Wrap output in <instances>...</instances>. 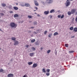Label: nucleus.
<instances>
[{
    "instance_id": "obj_3",
    "label": "nucleus",
    "mask_w": 77,
    "mask_h": 77,
    "mask_svg": "<svg viewBox=\"0 0 77 77\" xmlns=\"http://www.w3.org/2000/svg\"><path fill=\"white\" fill-rule=\"evenodd\" d=\"M14 45H18V44H19V42L18 41H17V40H15L14 41Z\"/></svg>"
},
{
    "instance_id": "obj_22",
    "label": "nucleus",
    "mask_w": 77,
    "mask_h": 77,
    "mask_svg": "<svg viewBox=\"0 0 77 77\" xmlns=\"http://www.w3.org/2000/svg\"><path fill=\"white\" fill-rule=\"evenodd\" d=\"M31 42L33 43L34 42H35V39H34L33 40H31Z\"/></svg>"
},
{
    "instance_id": "obj_10",
    "label": "nucleus",
    "mask_w": 77,
    "mask_h": 77,
    "mask_svg": "<svg viewBox=\"0 0 77 77\" xmlns=\"http://www.w3.org/2000/svg\"><path fill=\"white\" fill-rule=\"evenodd\" d=\"M25 6L26 7H29V6H30V5L29 4L25 3Z\"/></svg>"
},
{
    "instance_id": "obj_42",
    "label": "nucleus",
    "mask_w": 77,
    "mask_h": 77,
    "mask_svg": "<svg viewBox=\"0 0 77 77\" xmlns=\"http://www.w3.org/2000/svg\"><path fill=\"white\" fill-rule=\"evenodd\" d=\"M9 9H11L12 8V6H11L10 7H9Z\"/></svg>"
},
{
    "instance_id": "obj_31",
    "label": "nucleus",
    "mask_w": 77,
    "mask_h": 77,
    "mask_svg": "<svg viewBox=\"0 0 77 77\" xmlns=\"http://www.w3.org/2000/svg\"><path fill=\"white\" fill-rule=\"evenodd\" d=\"M3 72V69H0V72Z\"/></svg>"
},
{
    "instance_id": "obj_24",
    "label": "nucleus",
    "mask_w": 77,
    "mask_h": 77,
    "mask_svg": "<svg viewBox=\"0 0 77 77\" xmlns=\"http://www.w3.org/2000/svg\"><path fill=\"white\" fill-rule=\"evenodd\" d=\"M50 52H51V50H48L47 51V53H48V54H49Z\"/></svg>"
},
{
    "instance_id": "obj_32",
    "label": "nucleus",
    "mask_w": 77,
    "mask_h": 77,
    "mask_svg": "<svg viewBox=\"0 0 77 77\" xmlns=\"http://www.w3.org/2000/svg\"><path fill=\"white\" fill-rule=\"evenodd\" d=\"M0 14L2 16H4V14H3V13H0Z\"/></svg>"
},
{
    "instance_id": "obj_38",
    "label": "nucleus",
    "mask_w": 77,
    "mask_h": 77,
    "mask_svg": "<svg viewBox=\"0 0 77 77\" xmlns=\"http://www.w3.org/2000/svg\"><path fill=\"white\" fill-rule=\"evenodd\" d=\"M75 21L76 22H77V17L75 18Z\"/></svg>"
},
{
    "instance_id": "obj_39",
    "label": "nucleus",
    "mask_w": 77,
    "mask_h": 77,
    "mask_svg": "<svg viewBox=\"0 0 77 77\" xmlns=\"http://www.w3.org/2000/svg\"><path fill=\"white\" fill-rule=\"evenodd\" d=\"M35 9H36V10H37V9H38V8L35 7Z\"/></svg>"
},
{
    "instance_id": "obj_33",
    "label": "nucleus",
    "mask_w": 77,
    "mask_h": 77,
    "mask_svg": "<svg viewBox=\"0 0 77 77\" xmlns=\"http://www.w3.org/2000/svg\"><path fill=\"white\" fill-rule=\"evenodd\" d=\"M64 17V15L63 14L62 15L61 17V18H63Z\"/></svg>"
},
{
    "instance_id": "obj_46",
    "label": "nucleus",
    "mask_w": 77,
    "mask_h": 77,
    "mask_svg": "<svg viewBox=\"0 0 77 77\" xmlns=\"http://www.w3.org/2000/svg\"><path fill=\"white\" fill-rule=\"evenodd\" d=\"M37 16H38V17H40V15L39 14H37Z\"/></svg>"
},
{
    "instance_id": "obj_37",
    "label": "nucleus",
    "mask_w": 77,
    "mask_h": 77,
    "mask_svg": "<svg viewBox=\"0 0 77 77\" xmlns=\"http://www.w3.org/2000/svg\"><path fill=\"white\" fill-rule=\"evenodd\" d=\"M37 24V22H35L34 23V24Z\"/></svg>"
},
{
    "instance_id": "obj_6",
    "label": "nucleus",
    "mask_w": 77,
    "mask_h": 77,
    "mask_svg": "<svg viewBox=\"0 0 77 77\" xmlns=\"http://www.w3.org/2000/svg\"><path fill=\"white\" fill-rule=\"evenodd\" d=\"M8 77H14V75L12 74H9L8 75Z\"/></svg>"
},
{
    "instance_id": "obj_54",
    "label": "nucleus",
    "mask_w": 77,
    "mask_h": 77,
    "mask_svg": "<svg viewBox=\"0 0 77 77\" xmlns=\"http://www.w3.org/2000/svg\"><path fill=\"white\" fill-rule=\"evenodd\" d=\"M73 0H70V1H72Z\"/></svg>"
},
{
    "instance_id": "obj_40",
    "label": "nucleus",
    "mask_w": 77,
    "mask_h": 77,
    "mask_svg": "<svg viewBox=\"0 0 77 77\" xmlns=\"http://www.w3.org/2000/svg\"><path fill=\"white\" fill-rule=\"evenodd\" d=\"M29 45H26V47H27V48H28V47H29Z\"/></svg>"
},
{
    "instance_id": "obj_2",
    "label": "nucleus",
    "mask_w": 77,
    "mask_h": 77,
    "mask_svg": "<svg viewBox=\"0 0 77 77\" xmlns=\"http://www.w3.org/2000/svg\"><path fill=\"white\" fill-rule=\"evenodd\" d=\"M69 0H67L66 3V6H69L70 5V4H71V2L69 1H68Z\"/></svg>"
},
{
    "instance_id": "obj_14",
    "label": "nucleus",
    "mask_w": 77,
    "mask_h": 77,
    "mask_svg": "<svg viewBox=\"0 0 77 77\" xmlns=\"http://www.w3.org/2000/svg\"><path fill=\"white\" fill-rule=\"evenodd\" d=\"M16 39V38L14 37H12L11 38V40H12V41H15Z\"/></svg>"
},
{
    "instance_id": "obj_12",
    "label": "nucleus",
    "mask_w": 77,
    "mask_h": 77,
    "mask_svg": "<svg viewBox=\"0 0 77 77\" xmlns=\"http://www.w3.org/2000/svg\"><path fill=\"white\" fill-rule=\"evenodd\" d=\"M50 12L51 13H54V12H55V11H54V9H52V10H51L50 11Z\"/></svg>"
},
{
    "instance_id": "obj_43",
    "label": "nucleus",
    "mask_w": 77,
    "mask_h": 77,
    "mask_svg": "<svg viewBox=\"0 0 77 77\" xmlns=\"http://www.w3.org/2000/svg\"><path fill=\"white\" fill-rule=\"evenodd\" d=\"M75 15H77V11L75 13Z\"/></svg>"
},
{
    "instance_id": "obj_45",
    "label": "nucleus",
    "mask_w": 77,
    "mask_h": 77,
    "mask_svg": "<svg viewBox=\"0 0 77 77\" xmlns=\"http://www.w3.org/2000/svg\"><path fill=\"white\" fill-rule=\"evenodd\" d=\"M31 32H32L31 31H29L28 33H30Z\"/></svg>"
},
{
    "instance_id": "obj_11",
    "label": "nucleus",
    "mask_w": 77,
    "mask_h": 77,
    "mask_svg": "<svg viewBox=\"0 0 77 77\" xmlns=\"http://www.w3.org/2000/svg\"><path fill=\"white\" fill-rule=\"evenodd\" d=\"M2 6H3V7H5L6 6V5L5 3H2Z\"/></svg>"
},
{
    "instance_id": "obj_52",
    "label": "nucleus",
    "mask_w": 77,
    "mask_h": 77,
    "mask_svg": "<svg viewBox=\"0 0 77 77\" xmlns=\"http://www.w3.org/2000/svg\"><path fill=\"white\" fill-rule=\"evenodd\" d=\"M72 38H74V36H73L72 37Z\"/></svg>"
},
{
    "instance_id": "obj_8",
    "label": "nucleus",
    "mask_w": 77,
    "mask_h": 77,
    "mask_svg": "<svg viewBox=\"0 0 77 77\" xmlns=\"http://www.w3.org/2000/svg\"><path fill=\"white\" fill-rule=\"evenodd\" d=\"M67 14L68 15H71L72 14V13L71 11H69L67 12Z\"/></svg>"
},
{
    "instance_id": "obj_36",
    "label": "nucleus",
    "mask_w": 77,
    "mask_h": 77,
    "mask_svg": "<svg viewBox=\"0 0 77 77\" xmlns=\"http://www.w3.org/2000/svg\"><path fill=\"white\" fill-rule=\"evenodd\" d=\"M49 3H51V2H52V0H49Z\"/></svg>"
},
{
    "instance_id": "obj_13",
    "label": "nucleus",
    "mask_w": 77,
    "mask_h": 77,
    "mask_svg": "<svg viewBox=\"0 0 77 77\" xmlns=\"http://www.w3.org/2000/svg\"><path fill=\"white\" fill-rule=\"evenodd\" d=\"M14 9L15 10H18V7H14Z\"/></svg>"
},
{
    "instance_id": "obj_49",
    "label": "nucleus",
    "mask_w": 77,
    "mask_h": 77,
    "mask_svg": "<svg viewBox=\"0 0 77 77\" xmlns=\"http://www.w3.org/2000/svg\"><path fill=\"white\" fill-rule=\"evenodd\" d=\"M31 29H33L34 28V27H31Z\"/></svg>"
},
{
    "instance_id": "obj_29",
    "label": "nucleus",
    "mask_w": 77,
    "mask_h": 77,
    "mask_svg": "<svg viewBox=\"0 0 77 77\" xmlns=\"http://www.w3.org/2000/svg\"><path fill=\"white\" fill-rule=\"evenodd\" d=\"M74 51H69V52L70 53H74Z\"/></svg>"
},
{
    "instance_id": "obj_35",
    "label": "nucleus",
    "mask_w": 77,
    "mask_h": 77,
    "mask_svg": "<svg viewBox=\"0 0 77 77\" xmlns=\"http://www.w3.org/2000/svg\"><path fill=\"white\" fill-rule=\"evenodd\" d=\"M61 17V15H58V18H60Z\"/></svg>"
},
{
    "instance_id": "obj_55",
    "label": "nucleus",
    "mask_w": 77,
    "mask_h": 77,
    "mask_svg": "<svg viewBox=\"0 0 77 77\" xmlns=\"http://www.w3.org/2000/svg\"><path fill=\"white\" fill-rule=\"evenodd\" d=\"M35 14H36V13H35Z\"/></svg>"
},
{
    "instance_id": "obj_56",
    "label": "nucleus",
    "mask_w": 77,
    "mask_h": 77,
    "mask_svg": "<svg viewBox=\"0 0 77 77\" xmlns=\"http://www.w3.org/2000/svg\"><path fill=\"white\" fill-rule=\"evenodd\" d=\"M1 50V48H0V50Z\"/></svg>"
},
{
    "instance_id": "obj_28",
    "label": "nucleus",
    "mask_w": 77,
    "mask_h": 77,
    "mask_svg": "<svg viewBox=\"0 0 77 77\" xmlns=\"http://www.w3.org/2000/svg\"><path fill=\"white\" fill-rule=\"evenodd\" d=\"M65 46L66 47H68V44H65Z\"/></svg>"
},
{
    "instance_id": "obj_48",
    "label": "nucleus",
    "mask_w": 77,
    "mask_h": 77,
    "mask_svg": "<svg viewBox=\"0 0 77 77\" xmlns=\"http://www.w3.org/2000/svg\"><path fill=\"white\" fill-rule=\"evenodd\" d=\"M41 50H42V49H43V48H41Z\"/></svg>"
},
{
    "instance_id": "obj_7",
    "label": "nucleus",
    "mask_w": 77,
    "mask_h": 77,
    "mask_svg": "<svg viewBox=\"0 0 77 77\" xmlns=\"http://www.w3.org/2000/svg\"><path fill=\"white\" fill-rule=\"evenodd\" d=\"M44 13L45 15H48V14H49V11H45L44 12Z\"/></svg>"
},
{
    "instance_id": "obj_23",
    "label": "nucleus",
    "mask_w": 77,
    "mask_h": 77,
    "mask_svg": "<svg viewBox=\"0 0 77 77\" xmlns=\"http://www.w3.org/2000/svg\"><path fill=\"white\" fill-rule=\"evenodd\" d=\"M32 51H35V48L33 47H32Z\"/></svg>"
},
{
    "instance_id": "obj_17",
    "label": "nucleus",
    "mask_w": 77,
    "mask_h": 77,
    "mask_svg": "<svg viewBox=\"0 0 77 77\" xmlns=\"http://www.w3.org/2000/svg\"><path fill=\"white\" fill-rule=\"evenodd\" d=\"M74 30L75 32H77V28L75 27L74 28Z\"/></svg>"
},
{
    "instance_id": "obj_20",
    "label": "nucleus",
    "mask_w": 77,
    "mask_h": 77,
    "mask_svg": "<svg viewBox=\"0 0 77 77\" xmlns=\"http://www.w3.org/2000/svg\"><path fill=\"white\" fill-rule=\"evenodd\" d=\"M14 17H18V15L17 14H15L14 15Z\"/></svg>"
},
{
    "instance_id": "obj_47",
    "label": "nucleus",
    "mask_w": 77,
    "mask_h": 77,
    "mask_svg": "<svg viewBox=\"0 0 77 77\" xmlns=\"http://www.w3.org/2000/svg\"><path fill=\"white\" fill-rule=\"evenodd\" d=\"M74 20V18H73V19H72V21H73Z\"/></svg>"
},
{
    "instance_id": "obj_30",
    "label": "nucleus",
    "mask_w": 77,
    "mask_h": 77,
    "mask_svg": "<svg viewBox=\"0 0 77 77\" xmlns=\"http://www.w3.org/2000/svg\"><path fill=\"white\" fill-rule=\"evenodd\" d=\"M28 17L29 18H32V17L31 16L28 15Z\"/></svg>"
},
{
    "instance_id": "obj_27",
    "label": "nucleus",
    "mask_w": 77,
    "mask_h": 77,
    "mask_svg": "<svg viewBox=\"0 0 77 77\" xmlns=\"http://www.w3.org/2000/svg\"><path fill=\"white\" fill-rule=\"evenodd\" d=\"M50 71V69H47L46 70V71L47 72H49Z\"/></svg>"
},
{
    "instance_id": "obj_53",
    "label": "nucleus",
    "mask_w": 77,
    "mask_h": 77,
    "mask_svg": "<svg viewBox=\"0 0 77 77\" xmlns=\"http://www.w3.org/2000/svg\"><path fill=\"white\" fill-rule=\"evenodd\" d=\"M34 11H36V10H34Z\"/></svg>"
},
{
    "instance_id": "obj_26",
    "label": "nucleus",
    "mask_w": 77,
    "mask_h": 77,
    "mask_svg": "<svg viewBox=\"0 0 77 77\" xmlns=\"http://www.w3.org/2000/svg\"><path fill=\"white\" fill-rule=\"evenodd\" d=\"M73 27H72L69 28V29L70 30H73Z\"/></svg>"
},
{
    "instance_id": "obj_16",
    "label": "nucleus",
    "mask_w": 77,
    "mask_h": 77,
    "mask_svg": "<svg viewBox=\"0 0 77 77\" xmlns=\"http://www.w3.org/2000/svg\"><path fill=\"white\" fill-rule=\"evenodd\" d=\"M42 71L43 72H46V71H45V69L43 68L42 69Z\"/></svg>"
},
{
    "instance_id": "obj_15",
    "label": "nucleus",
    "mask_w": 77,
    "mask_h": 77,
    "mask_svg": "<svg viewBox=\"0 0 77 77\" xmlns=\"http://www.w3.org/2000/svg\"><path fill=\"white\" fill-rule=\"evenodd\" d=\"M33 63L32 62H29L28 63V64L29 65H32Z\"/></svg>"
},
{
    "instance_id": "obj_41",
    "label": "nucleus",
    "mask_w": 77,
    "mask_h": 77,
    "mask_svg": "<svg viewBox=\"0 0 77 77\" xmlns=\"http://www.w3.org/2000/svg\"><path fill=\"white\" fill-rule=\"evenodd\" d=\"M23 77H26V75H24Z\"/></svg>"
},
{
    "instance_id": "obj_4",
    "label": "nucleus",
    "mask_w": 77,
    "mask_h": 77,
    "mask_svg": "<svg viewBox=\"0 0 77 77\" xmlns=\"http://www.w3.org/2000/svg\"><path fill=\"white\" fill-rule=\"evenodd\" d=\"M75 11H76V10L75 9H72L71 10V12L72 14H74L75 12Z\"/></svg>"
},
{
    "instance_id": "obj_44",
    "label": "nucleus",
    "mask_w": 77,
    "mask_h": 77,
    "mask_svg": "<svg viewBox=\"0 0 77 77\" xmlns=\"http://www.w3.org/2000/svg\"><path fill=\"white\" fill-rule=\"evenodd\" d=\"M10 12L11 13H13V11H10Z\"/></svg>"
},
{
    "instance_id": "obj_18",
    "label": "nucleus",
    "mask_w": 77,
    "mask_h": 77,
    "mask_svg": "<svg viewBox=\"0 0 77 77\" xmlns=\"http://www.w3.org/2000/svg\"><path fill=\"white\" fill-rule=\"evenodd\" d=\"M29 54L31 57H32L33 56V54H34V53H30Z\"/></svg>"
},
{
    "instance_id": "obj_9",
    "label": "nucleus",
    "mask_w": 77,
    "mask_h": 77,
    "mask_svg": "<svg viewBox=\"0 0 77 77\" xmlns=\"http://www.w3.org/2000/svg\"><path fill=\"white\" fill-rule=\"evenodd\" d=\"M35 4L36 6H39V4H38V3L36 1H34Z\"/></svg>"
},
{
    "instance_id": "obj_34",
    "label": "nucleus",
    "mask_w": 77,
    "mask_h": 77,
    "mask_svg": "<svg viewBox=\"0 0 77 77\" xmlns=\"http://www.w3.org/2000/svg\"><path fill=\"white\" fill-rule=\"evenodd\" d=\"M47 31H46L45 32L44 34L45 35H46V34H47Z\"/></svg>"
},
{
    "instance_id": "obj_5",
    "label": "nucleus",
    "mask_w": 77,
    "mask_h": 77,
    "mask_svg": "<svg viewBox=\"0 0 77 77\" xmlns=\"http://www.w3.org/2000/svg\"><path fill=\"white\" fill-rule=\"evenodd\" d=\"M38 64L34 63L33 64L32 66L33 68H36V67H37V66H38Z\"/></svg>"
},
{
    "instance_id": "obj_51",
    "label": "nucleus",
    "mask_w": 77,
    "mask_h": 77,
    "mask_svg": "<svg viewBox=\"0 0 77 77\" xmlns=\"http://www.w3.org/2000/svg\"><path fill=\"white\" fill-rule=\"evenodd\" d=\"M52 18V16H51L50 17V18Z\"/></svg>"
},
{
    "instance_id": "obj_19",
    "label": "nucleus",
    "mask_w": 77,
    "mask_h": 77,
    "mask_svg": "<svg viewBox=\"0 0 77 77\" xmlns=\"http://www.w3.org/2000/svg\"><path fill=\"white\" fill-rule=\"evenodd\" d=\"M58 33H57V32H56L54 34V36H56V35H58Z\"/></svg>"
},
{
    "instance_id": "obj_1",
    "label": "nucleus",
    "mask_w": 77,
    "mask_h": 77,
    "mask_svg": "<svg viewBox=\"0 0 77 77\" xmlns=\"http://www.w3.org/2000/svg\"><path fill=\"white\" fill-rule=\"evenodd\" d=\"M10 26L11 27H15L16 28L17 27V25L14 22H12L10 23Z\"/></svg>"
},
{
    "instance_id": "obj_21",
    "label": "nucleus",
    "mask_w": 77,
    "mask_h": 77,
    "mask_svg": "<svg viewBox=\"0 0 77 77\" xmlns=\"http://www.w3.org/2000/svg\"><path fill=\"white\" fill-rule=\"evenodd\" d=\"M51 36H52V34L51 33L49 34V35H48V36L49 38H51Z\"/></svg>"
},
{
    "instance_id": "obj_50",
    "label": "nucleus",
    "mask_w": 77,
    "mask_h": 77,
    "mask_svg": "<svg viewBox=\"0 0 77 77\" xmlns=\"http://www.w3.org/2000/svg\"><path fill=\"white\" fill-rule=\"evenodd\" d=\"M2 29H1L0 28V31H2Z\"/></svg>"
},
{
    "instance_id": "obj_25",
    "label": "nucleus",
    "mask_w": 77,
    "mask_h": 77,
    "mask_svg": "<svg viewBox=\"0 0 77 77\" xmlns=\"http://www.w3.org/2000/svg\"><path fill=\"white\" fill-rule=\"evenodd\" d=\"M46 75H47L48 76V75H50V73H46Z\"/></svg>"
}]
</instances>
